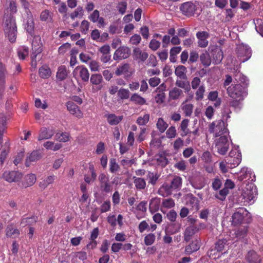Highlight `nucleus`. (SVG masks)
<instances>
[{"label":"nucleus","instance_id":"1","mask_svg":"<svg viewBox=\"0 0 263 263\" xmlns=\"http://www.w3.org/2000/svg\"><path fill=\"white\" fill-rule=\"evenodd\" d=\"M180 9L182 13L187 16H192L195 14H199L201 11L200 4L196 1L184 3L181 5Z\"/></svg>","mask_w":263,"mask_h":263},{"label":"nucleus","instance_id":"2","mask_svg":"<svg viewBox=\"0 0 263 263\" xmlns=\"http://www.w3.org/2000/svg\"><path fill=\"white\" fill-rule=\"evenodd\" d=\"M246 88L240 83L232 84L227 88V91L228 96L232 99H243V95L246 93Z\"/></svg>","mask_w":263,"mask_h":263},{"label":"nucleus","instance_id":"3","mask_svg":"<svg viewBox=\"0 0 263 263\" xmlns=\"http://www.w3.org/2000/svg\"><path fill=\"white\" fill-rule=\"evenodd\" d=\"M5 33L10 42L13 43L15 41L17 35V27L14 20L12 18L6 20Z\"/></svg>","mask_w":263,"mask_h":263},{"label":"nucleus","instance_id":"4","mask_svg":"<svg viewBox=\"0 0 263 263\" xmlns=\"http://www.w3.org/2000/svg\"><path fill=\"white\" fill-rule=\"evenodd\" d=\"M209 132L211 133H214L215 137L223 136L222 135L227 134L228 129L225 127L224 122L223 120H220L212 122L209 127Z\"/></svg>","mask_w":263,"mask_h":263},{"label":"nucleus","instance_id":"5","mask_svg":"<svg viewBox=\"0 0 263 263\" xmlns=\"http://www.w3.org/2000/svg\"><path fill=\"white\" fill-rule=\"evenodd\" d=\"M236 52L238 58L241 62H245L248 60L252 55L251 48L243 44H241L237 46Z\"/></svg>","mask_w":263,"mask_h":263},{"label":"nucleus","instance_id":"6","mask_svg":"<svg viewBox=\"0 0 263 263\" xmlns=\"http://www.w3.org/2000/svg\"><path fill=\"white\" fill-rule=\"evenodd\" d=\"M23 177V173L18 171H5L2 175V178L9 183H18Z\"/></svg>","mask_w":263,"mask_h":263},{"label":"nucleus","instance_id":"7","mask_svg":"<svg viewBox=\"0 0 263 263\" xmlns=\"http://www.w3.org/2000/svg\"><path fill=\"white\" fill-rule=\"evenodd\" d=\"M98 180L100 189L103 192L108 193L112 191V183L110 182L108 175L102 173L99 175Z\"/></svg>","mask_w":263,"mask_h":263},{"label":"nucleus","instance_id":"8","mask_svg":"<svg viewBox=\"0 0 263 263\" xmlns=\"http://www.w3.org/2000/svg\"><path fill=\"white\" fill-rule=\"evenodd\" d=\"M216 147L219 154L224 155L226 154L229 147V144L227 135L221 136L217 139Z\"/></svg>","mask_w":263,"mask_h":263},{"label":"nucleus","instance_id":"9","mask_svg":"<svg viewBox=\"0 0 263 263\" xmlns=\"http://www.w3.org/2000/svg\"><path fill=\"white\" fill-rule=\"evenodd\" d=\"M241 161V154L238 151H231L227 158L226 163L230 165V167L234 168L238 166Z\"/></svg>","mask_w":263,"mask_h":263},{"label":"nucleus","instance_id":"10","mask_svg":"<svg viewBox=\"0 0 263 263\" xmlns=\"http://www.w3.org/2000/svg\"><path fill=\"white\" fill-rule=\"evenodd\" d=\"M131 53L130 49L125 46H120L115 52L113 58L115 60L128 58Z\"/></svg>","mask_w":263,"mask_h":263},{"label":"nucleus","instance_id":"11","mask_svg":"<svg viewBox=\"0 0 263 263\" xmlns=\"http://www.w3.org/2000/svg\"><path fill=\"white\" fill-rule=\"evenodd\" d=\"M248 213V211L243 208L239 209L238 211L235 212L232 216V224L237 226L241 224L245 216L247 215Z\"/></svg>","mask_w":263,"mask_h":263},{"label":"nucleus","instance_id":"12","mask_svg":"<svg viewBox=\"0 0 263 263\" xmlns=\"http://www.w3.org/2000/svg\"><path fill=\"white\" fill-rule=\"evenodd\" d=\"M36 181V177L34 174L30 173L26 175L23 178L21 182H19L17 185L22 189H26L28 187L32 186Z\"/></svg>","mask_w":263,"mask_h":263},{"label":"nucleus","instance_id":"13","mask_svg":"<svg viewBox=\"0 0 263 263\" xmlns=\"http://www.w3.org/2000/svg\"><path fill=\"white\" fill-rule=\"evenodd\" d=\"M198 231L199 229L195 226L191 225L187 227L183 234L184 241L186 242L190 241Z\"/></svg>","mask_w":263,"mask_h":263},{"label":"nucleus","instance_id":"14","mask_svg":"<svg viewBox=\"0 0 263 263\" xmlns=\"http://www.w3.org/2000/svg\"><path fill=\"white\" fill-rule=\"evenodd\" d=\"M201 246V240L198 237H196L195 240L187 245L185 248V253L187 255L191 254L193 252L198 251Z\"/></svg>","mask_w":263,"mask_h":263},{"label":"nucleus","instance_id":"15","mask_svg":"<svg viewBox=\"0 0 263 263\" xmlns=\"http://www.w3.org/2000/svg\"><path fill=\"white\" fill-rule=\"evenodd\" d=\"M209 33L206 31H199L196 33L198 39V46L201 48H205L208 45L207 39L209 37Z\"/></svg>","mask_w":263,"mask_h":263},{"label":"nucleus","instance_id":"16","mask_svg":"<svg viewBox=\"0 0 263 263\" xmlns=\"http://www.w3.org/2000/svg\"><path fill=\"white\" fill-rule=\"evenodd\" d=\"M67 110L70 113L78 118H82L83 116V112L80 109L79 107L73 102L68 101L66 103Z\"/></svg>","mask_w":263,"mask_h":263},{"label":"nucleus","instance_id":"17","mask_svg":"<svg viewBox=\"0 0 263 263\" xmlns=\"http://www.w3.org/2000/svg\"><path fill=\"white\" fill-rule=\"evenodd\" d=\"M41 158V154L38 150L33 151L31 153L28 154L26 157L25 160V165L29 167L30 165L35 162Z\"/></svg>","mask_w":263,"mask_h":263},{"label":"nucleus","instance_id":"18","mask_svg":"<svg viewBox=\"0 0 263 263\" xmlns=\"http://www.w3.org/2000/svg\"><path fill=\"white\" fill-rule=\"evenodd\" d=\"M130 65L128 63H125L119 65L115 71V74L117 76L124 75L125 78H127L132 75V72L129 70Z\"/></svg>","mask_w":263,"mask_h":263},{"label":"nucleus","instance_id":"19","mask_svg":"<svg viewBox=\"0 0 263 263\" xmlns=\"http://www.w3.org/2000/svg\"><path fill=\"white\" fill-rule=\"evenodd\" d=\"M148 54L145 51H142L140 48L136 47L133 50V57L134 60L138 62H143L148 58Z\"/></svg>","mask_w":263,"mask_h":263},{"label":"nucleus","instance_id":"20","mask_svg":"<svg viewBox=\"0 0 263 263\" xmlns=\"http://www.w3.org/2000/svg\"><path fill=\"white\" fill-rule=\"evenodd\" d=\"M74 72H78L79 76L82 81L84 82H88L89 78V73L87 68L83 65L77 66L74 70Z\"/></svg>","mask_w":263,"mask_h":263},{"label":"nucleus","instance_id":"21","mask_svg":"<svg viewBox=\"0 0 263 263\" xmlns=\"http://www.w3.org/2000/svg\"><path fill=\"white\" fill-rule=\"evenodd\" d=\"M180 229V226L178 223H167L165 228V232L166 234L173 235L178 232Z\"/></svg>","mask_w":263,"mask_h":263},{"label":"nucleus","instance_id":"22","mask_svg":"<svg viewBox=\"0 0 263 263\" xmlns=\"http://www.w3.org/2000/svg\"><path fill=\"white\" fill-rule=\"evenodd\" d=\"M25 27L27 32L30 35H32L34 34V22L32 14H28Z\"/></svg>","mask_w":263,"mask_h":263},{"label":"nucleus","instance_id":"23","mask_svg":"<svg viewBox=\"0 0 263 263\" xmlns=\"http://www.w3.org/2000/svg\"><path fill=\"white\" fill-rule=\"evenodd\" d=\"M183 96V91L177 87H175L170 90L168 93V98L170 100H176L181 98Z\"/></svg>","mask_w":263,"mask_h":263},{"label":"nucleus","instance_id":"24","mask_svg":"<svg viewBox=\"0 0 263 263\" xmlns=\"http://www.w3.org/2000/svg\"><path fill=\"white\" fill-rule=\"evenodd\" d=\"M20 231L15 228L13 224H9L6 228V236L8 238H15L20 235Z\"/></svg>","mask_w":263,"mask_h":263},{"label":"nucleus","instance_id":"25","mask_svg":"<svg viewBox=\"0 0 263 263\" xmlns=\"http://www.w3.org/2000/svg\"><path fill=\"white\" fill-rule=\"evenodd\" d=\"M108 124L110 125L118 124L123 119V116H117L114 114H109L105 115Z\"/></svg>","mask_w":263,"mask_h":263},{"label":"nucleus","instance_id":"26","mask_svg":"<svg viewBox=\"0 0 263 263\" xmlns=\"http://www.w3.org/2000/svg\"><path fill=\"white\" fill-rule=\"evenodd\" d=\"M243 198L245 199V201L248 202L250 204H252L254 202L255 198L256 196V189L254 190L252 189L247 191H244L242 193Z\"/></svg>","mask_w":263,"mask_h":263},{"label":"nucleus","instance_id":"27","mask_svg":"<svg viewBox=\"0 0 263 263\" xmlns=\"http://www.w3.org/2000/svg\"><path fill=\"white\" fill-rule=\"evenodd\" d=\"M54 135L52 130L48 129L46 127H42L40 130L39 135L37 138L39 141L51 138Z\"/></svg>","mask_w":263,"mask_h":263},{"label":"nucleus","instance_id":"28","mask_svg":"<svg viewBox=\"0 0 263 263\" xmlns=\"http://www.w3.org/2000/svg\"><path fill=\"white\" fill-rule=\"evenodd\" d=\"M161 199L160 198H153L149 201V209L152 213L157 212L160 206Z\"/></svg>","mask_w":263,"mask_h":263},{"label":"nucleus","instance_id":"29","mask_svg":"<svg viewBox=\"0 0 263 263\" xmlns=\"http://www.w3.org/2000/svg\"><path fill=\"white\" fill-rule=\"evenodd\" d=\"M133 179L135 187L137 190L142 191L146 188V182L144 178L134 176Z\"/></svg>","mask_w":263,"mask_h":263},{"label":"nucleus","instance_id":"30","mask_svg":"<svg viewBox=\"0 0 263 263\" xmlns=\"http://www.w3.org/2000/svg\"><path fill=\"white\" fill-rule=\"evenodd\" d=\"M173 190L171 184L164 183L159 188L158 194L163 197H167L172 194Z\"/></svg>","mask_w":263,"mask_h":263},{"label":"nucleus","instance_id":"31","mask_svg":"<svg viewBox=\"0 0 263 263\" xmlns=\"http://www.w3.org/2000/svg\"><path fill=\"white\" fill-rule=\"evenodd\" d=\"M187 68L183 65H179L175 68V74L178 79L186 80L187 79L186 76Z\"/></svg>","mask_w":263,"mask_h":263},{"label":"nucleus","instance_id":"32","mask_svg":"<svg viewBox=\"0 0 263 263\" xmlns=\"http://www.w3.org/2000/svg\"><path fill=\"white\" fill-rule=\"evenodd\" d=\"M247 260L249 263H261V259L259 255L253 250L248 252Z\"/></svg>","mask_w":263,"mask_h":263},{"label":"nucleus","instance_id":"33","mask_svg":"<svg viewBox=\"0 0 263 263\" xmlns=\"http://www.w3.org/2000/svg\"><path fill=\"white\" fill-rule=\"evenodd\" d=\"M187 101L188 100L186 99L182 103L181 109L185 116L190 117L193 113L194 106L191 103H186Z\"/></svg>","mask_w":263,"mask_h":263},{"label":"nucleus","instance_id":"34","mask_svg":"<svg viewBox=\"0 0 263 263\" xmlns=\"http://www.w3.org/2000/svg\"><path fill=\"white\" fill-rule=\"evenodd\" d=\"M175 85L178 88L184 89L185 91L189 92L191 90V85L190 82L183 79H177Z\"/></svg>","mask_w":263,"mask_h":263},{"label":"nucleus","instance_id":"35","mask_svg":"<svg viewBox=\"0 0 263 263\" xmlns=\"http://www.w3.org/2000/svg\"><path fill=\"white\" fill-rule=\"evenodd\" d=\"M68 73V71L66 66L65 65H61L58 68L56 75L57 78L60 81H63L67 78Z\"/></svg>","mask_w":263,"mask_h":263},{"label":"nucleus","instance_id":"36","mask_svg":"<svg viewBox=\"0 0 263 263\" xmlns=\"http://www.w3.org/2000/svg\"><path fill=\"white\" fill-rule=\"evenodd\" d=\"M199 59L201 64L205 67H209L211 64V58L207 51L201 53Z\"/></svg>","mask_w":263,"mask_h":263},{"label":"nucleus","instance_id":"37","mask_svg":"<svg viewBox=\"0 0 263 263\" xmlns=\"http://www.w3.org/2000/svg\"><path fill=\"white\" fill-rule=\"evenodd\" d=\"M223 52L221 49L216 48L215 50H213V58L215 64L220 63L223 59Z\"/></svg>","mask_w":263,"mask_h":263},{"label":"nucleus","instance_id":"38","mask_svg":"<svg viewBox=\"0 0 263 263\" xmlns=\"http://www.w3.org/2000/svg\"><path fill=\"white\" fill-rule=\"evenodd\" d=\"M187 205L191 206L192 210L197 211L199 209V200L197 197L191 195L189 197V200L187 202Z\"/></svg>","mask_w":263,"mask_h":263},{"label":"nucleus","instance_id":"39","mask_svg":"<svg viewBox=\"0 0 263 263\" xmlns=\"http://www.w3.org/2000/svg\"><path fill=\"white\" fill-rule=\"evenodd\" d=\"M130 101L139 105H143L146 104L145 99L136 93L132 95Z\"/></svg>","mask_w":263,"mask_h":263},{"label":"nucleus","instance_id":"40","mask_svg":"<svg viewBox=\"0 0 263 263\" xmlns=\"http://www.w3.org/2000/svg\"><path fill=\"white\" fill-rule=\"evenodd\" d=\"M39 73L42 78L47 79L51 76V71L48 66L44 65L40 68Z\"/></svg>","mask_w":263,"mask_h":263},{"label":"nucleus","instance_id":"41","mask_svg":"<svg viewBox=\"0 0 263 263\" xmlns=\"http://www.w3.org/2000/svg\"><path fill=\"white\" fill-rule=\"evenodd\" d=\"M189 120L187 119H183L180 124V128L182 133L181 134L182 137H184L187 135L188 134L191 133V132L188 129L187 127L189 123Z\"/></svg>","mask_w":263,"mask_h":263},{"label":"nucleus","instance_id":"42","mask_svg":"<svg viewBox=\"0 0 263 263\" xmlns=\"http://www.w3.org/2000/svg\"><path fill=\"white\" fill-rule=\"evenodd\" d=\"M102 81V76L100 74H92L90 78V82L93 85L100 86Z\"/></svg>","mask_w":263,"mask_h":263},{"label":"nucleus","instance_id":"43","mask_svg":"<svg viewBox=\"0 0 263 263\" xmlns=\"http://www.w3.org/2000/svg\"><path fill=\"white\" fill-rule=\"evenodd\" d=\"M55 179L54 175L48 176L45 179L41 181L39 183V186L41 188L45 189L47 186L52 183Z\"/></svg>","mask_w":263,"mask_h":263},{"label":"nucleus","instance_id":"44","mask_svg":"<svg viewBox=\"0 0 263 263\" xmlns=\"http://www.w3.org/2000/svg\"><path fill=\"white\" fill-rule=\"evenodd\" d=\"M235 79L237 83H240L242 85H245L246 87H247L248 84L247 78L241 73H237L235 76Z\"/></svg>","mask_w":263,"mask_h":263},{"label":"nucleus","instance_id":"45","mask_svg":"<svg viewBox=\"0 0 263 263\" xmlns=\"http://www.w3.org/2000/svg\"><path fill=\"white\" fill-rule=\"evenodd\" d=\"M205 91L204 85H200L195 92V99L196 101H201L204 98V94Z\"/></svg>","mask_w":263,"mask_h":263},{"label":"nucleus","instance_id":"46","mask_svg":"<svg viewBox=\"0 0 263 263\" xmlns=\"http://www.w3.org/2000/svg\"><path fill=\"white\" fill-rule=\"evenodd\" d=\"M37 219V217L34 216L30 217L23 218L21 220V224L23 226V227H25L27 225H31L35 223Z\"/></svg>","mask_w":263,"mask_h":263},{"label":"nucleus","instance_id":"47","mask_svg":"<svg viewBox=\"0 0 263 263\" xmlns=\"http://www.w3.org/2000/svg\"><path fill=\"white\" fill-rule=\"evenodd\" d=\"M182 184V178L179 176H175L171 181V185L173 190L179 189Z\"/></svg>","mask_w":263,"mask_h":263},{"label":"nucleus","instance_id":"48","mask_svg":"<svg viewBox=\"0 0 263 263\" xmlns=\"http://www.w3.org/2000/svg\"><path fill=\"white\" fill-rule=\"evenodd\" d=\"M149 117L148 114H145L143 116H139L136 120V123L141 126L145 125L148 122Z\"/></svg>","mask_w":263,"mask_h":263},{"label":"nucleus","instance_id":"49","mask_svg":"<svg viewBox=\"0 0 263 263\" xmlns=\"http://www.w3.org/2000/svg\"><path fill=\"white\" fill-rule=\"evenodd\" d=\"M229 193V190H228L224 187L220 190L218 193H216L215 195V197L216 198L220 200V201L225 200L227 196Z\"/></svg>","mask_w":263,"mask_h":263},{"label":"nucleus","instance_id":"50","mask_svg":"<svg viewBox=\"0 0 263 263\" xmlns=\"http://www.w3.org/2000/svg\"><path fill=\"white\" fill-rule=\"evenodd\" d=\"M248 227L245 226L239 228L235 233L236 237L238 239L244 238L248 233Z\"/></svg>","mask_w":263,"mask_h":263},{"label":"nucleus","instance_id":"51","mask_svg":"<svg viewBox=\"0 0 263 263\" xmlns=\"http://www.w3.org/2000/svg\"><path fill=\"white\" fill-rule=\"evenodd\" d=\"M156 125L157 128L161 133L164 132L168 127V124L162 118L158 119Z\"/></svg>","mask_w":263,"mask_h":263},{"label":"nucleus","instance_id":"52","mask_svg":"<svg viewBox=\"0 0 263 263\" xmlns=\"http://www.w3.org/2000/svg\"><path fill=\"white\" fill-rule=\"evenodd\" d=\"M120 169L119 165L117 163L115 158H111L109 160V171L111 173H115Z\"/></svg>","mask_w":263,"mask_h":263},{"label":"nucleus","instance_id":"53","mask_svg":"<svg viewBox=\"0 0 263 263\" xmlns=\"http://www.w3.org/2000/svg\"><path fill=\"white\" fill-rule=\"evenodd\" d=\"M29 49L28 47L23 46L17 50V55L21 60H24L28 56Z\"/></svg>","mask_w":263,"mask_h":263},{"label":"nucleus","instance_id":"54","mask_svg":"<svg viewBox=\"0 0 263 263\" xmlns=\"http://www.w3.org/2000/svg\"><path fill=\"white\" fill-rule=\"evenodd\" d=\"M147 176L149 178L148 181V184H151L153 185H155L156 184L159 177V175L157 174H154L153 173L151 172H149Z\"/></svg>","mask_w":263,"mask_h":263},{"label":"nucleus","instance_id":"55","mask_svg":"<svg viewBox=\"0 0 263 263\" xmlns=\"http://www.w3.org/2000/svg\"><path fill=\"white\" fill-rule=\"evenodd\" d=\"M156 236L153 233H149L146 235L144 239V243L146 246L152 245L155 240Z\"/></svg>","mask_w":263,"mask_h":263},{"label":"nucleus","instance_id":"56","mask_svg":"<svg viewBox=\"0 0 263 263\" xmlns=\"http://www.w3.org/2000/svg\"><path fill=\"white\" fill-rule=\"evenodd\" d=\"M129 91L127 89L121 88L119 90L118 95L122 100L127 99L129 97Z\"/></svg>","mask_w":263,"mask_h":263},{"label":"nucleus","instance_id":"57","mask_svg":"<svg viewBox=\"0 0 263 263\" xmlns=\"http://www.w3.org/2000/svg\"><path fill=\"white\" fill-rule=\"evenodd\" d=\"M227 242V241L225 239L218 240L215 243V249L218 252H221L223 250Z\"/></svg>","mask_w":263,"mask_h":263},{"label":"nucleus","instance_id":"58","mask_svg":"<svg viewBox=\"0 0 263 263\" xmlns=\"http://www.w3.org/2000/svg\"><path fill=\"white\" fill-rule=\"evenodd\" d=\"M177 133L175 126H171L166 132V135L168 138L172 139L176 136Z\"/></svg>","mask_w":263,"mask_h":263},{"label":"nucleus","instance_id":"59","mask_svg":"<svg viewBox=\"0 0 263 263\" xmlns=\"http://www.w3.org/2000/svg\"><path fill=\"white\" fill-rule=\"evenodd\" d=\"M212 156L209 151L204 152L201 156V159L206 163H210L212 161Z\"/></svg>","mask_w":263,"mask_h":263},{"label":"nucleus","instance_id":"60","mask_svg":"<svg viewBox=\"0 0 263 263\" xmlns=\"http://www.w3.org/2000/svg\"><path fill=\"white\" fill-rule=\"evenodd\" d=\"M138 230L141 233L146 230L149 231V226L148 223L145 220L142 221L139 224Z\"/></svg>","mask_w":263,"mask_h":263},{"label":"nucleus","instance_id":"61","mask_svg":"<svg viewBox=\"0 0 263 263\" xmlns=\"http://www.w3.org/2000/svg\"><path fill=\"white\" fill-rule=\"evenodd\" d=\"M51 14L48 10L43 11L40 14V20L42 21H48L49 20L51 19Z\"/></svg>","mask_w":263,"mask_h":263},{"label":"nucleus","instance_id":"62","mask_svg":"<svg viewBox=\"0 0 263 263\" xmlns=\"http://www.w3.org/2000/svg\"><path fill=\"white\" fill-rule=\"evenodd\" d=\"M70 44L68 43L63 44L59 47L58 49V52L60 54H64L67 52L68 50H69L70 48Z\"/></svg>","mask_w":263,"mask_h":263},{"label":"nucleus","instance_id":"63","mask_svg":"<svg viewBox=\"0 0 263 263\" xmlns=\"http://www.w3.org/2000/svg\"><path fill=\"white\" fill-rule=\"evenodd\" d=\"M177 213L174 210H170L166 214V218L172 222H174L177 218Z\"/></svg>","mask_w":263,"mask_h":263},{"label":"nucleus","instance_id":"64","mask_svg":"<svg viewBox=\"0 0 263 263\" xmlns=\"http://www.w3.org/2000/svg\"><path fill=\"white\" fill-rule=\"evenodd\" d=\"M160 42L155 39H152L149 44V47L153 51L157 50L160 46Z\"/></svg>","mask_w":263,"mask_h":263}]
</instances>
